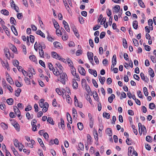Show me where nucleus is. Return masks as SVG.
Here are the masks:
<instances>
[{
	"label": "nucleus",
	"mask_w": 156,
	"mask_h": 156,
	"mask_svg": "<svg viewBox=\"0 0 156 156\" xmlns=\"http://www.w3.org/2000/svg\"><path fill=\"white\" fill-rule=\"evenodd\" d=\"M74 99L75 101V104L76 106L81 108L83 107V105L82 103L81 102H79L78 100L77 99L75 95L74 97Z\"/></svg>",
	"instance_id": "nucleus-4"
},
{
	"label": "nucleus",
	"mask_w": 156,
	"mask_h": 156,
	"mask_svg": "<svg viewBox=\"0 0 156 156\" xmlns=\"http://www.w3.org/2000/svg\"><path fill=\"white\" fill-rule=\"evenodd\" d=\"M134 151V149L133 147H129L128 148V155L132 156L133 155V152Z\"/></svg>",
	"instance_id": "nucleus-6"
},
{
	"label": "nucleus",
	"mask_w": 156,
	"mask_h": 156,
	"mask_svg": "<svg viewBox=\"0 0 156 156\" xmlns=\"http://www.w3.org/2000/svg\"><path fill=\"white\" fill-rule=\"evenodd\" d=\"M11 6L12 8H14L16 12H19V8L18 6H16L15 3L11 5Z\"/></svg>",
	"instance_id": "nucleus-23"
},
{
	"label": "nucleus",
	"mask_w": 156,
	"mask_h": 156,
	"mask_svg": "<svg viewBox=\"0 0 156 156\" xmlns=\"http://www.w3.org/2000/svg\"><path fill=\"white\" fill-rule=\"evenodd\" d=\"M13 126H14V127H15V128L16 129L17 131H20V126L18 123H15L13 125Z\"/></svg>",
	"instance_id": "nucleus-32"
},
{
	"label": "nucleus",
	"mask_w": 156,
	"mask_h": 156,
	"mask_svg": "<svg viewBox=\"0 0 156 156\" xmlns=\"http://www.w3.org/2000/svg\"><path fill=\"white\" fill-rule=\"evenodd\" d=\"M138 2L140 6L143 8H144L145 7V5H144V2L142 0H139Z\"/></svg>",
	"instance_id": "nucleus-42"
},
{
	"label": "nucleus",
	"mask_w": 156,
	"mask_h": 156,
	"mask_svg": "<svg viewBox=\"0 0 156 156\" xmlns=\"http://www.w3.org/2000/svg\"><path fill=\"white\" fill-rule=\"evenodd\" d=\"M1 125L4 129H5L8 128V126L4 123L2 122L1 123Z\"/></svg>",
	"instance_id": "nucleus-46"
},
{
	"label": "nucleus",
	"mask_w": 156,
	"mask_h": 156,
	"mask_svg": "<svg viewBox=\"0 0 156 156\" xmlns=\"http://www.w3.org/2000/svg\"><path fill=\"white\" fill-rule=\"evenodd\" d=\"M24 80L27 84H30V79L29 78L27 77H25L24 78Z\"/></svg>",
	"instance_id": "nucleus-43"
},
{
	"label": "nucleus",
	"mask_w": 156,
	"mask_h": 156,
	"mask_svg": "<svg viewBox=\"0 0 156 156\" xmlns=\"http://www.w3.org/2000/svg\"><path fill=\"white\" fill-rule=\"evenodd\" d=\"M140 76L141 78V79L143 80H144L146 82H147V80H145V77L144 76V74L143 73H141L140 74Z\"/></svg>",
	"instance_id": "nucleus-58"
},
{
	"label": "nucleus",
	"mask_w": 156,
	"mask_h": 156,
	"mask_svg": "<svg viewBox=\"0 0 156 156\" xmlns=\"http://www.w3.org/2000/svg\"><path fill=\"white\" fill-rule=\"evenodd\" d=\"M105 133L106 134L109 136H111L112 135V131L110 128H107L105 130Z\"/></svg>",
	"instance_id": "nucleus-8"
},
{
	"label": "nucleus",
	"mask_w": 156,
	"mask_h": 156,
	"mask_svg": "<svg viewBox=\"0 0 156 156\" xmlns=\"http://www.w3.org/2000/svg\"><path fill=\"white\" fill-rule=\"evenodd\" d=\"M72 112L73 117H75V118H76V116L77 115V112L76 110L74 108H73L72 109Z\"/></svg>",
	"instance_id": "nucleus-31"
},
{
	"label": "nucleus",
	"mask_w": 156,
	"mask_h": 156,
	"mask_svg": "<svg viewBox=\"0 0 156 156\" xmlns=\"http://www.w3.org/2000/svg\"><path fill=\"white\" fill-rule=\"evenodd\" d=\"M103 116L104 117L109 119L110 118V115L109 113L104 112L103 113Z\"/></svg>",
	"instance_id": "nucleus-34"
},
{
	"label": "nucleus",
	"mask_w": 156,
	"mask_h": 156,
	"mask_svg": "<svg viewBox=\"0 0 156 156\" xmlns=\"http://www.w3.org/2000/svg\"><path fill=\"white\" fill-rule=\"evenodd\" d=\"M15 83L16 85L18 87H20L22 86V84L19 82L18 80H16Z\"/></svg>",
	"instance_id": "nucleus-49"
},
{
	"label": "nucleus",
	"mask_w": 156,
	"mask_h": 156,
	"mask_svg": "<svg viewBox=\"0 0 156 156\" xmlns=\"http://www.w3.org/2000/svg\"><path fill=\"white\" fill-rule=\"evenodd\" d=\"M7 81L10 83L11 84H12L13 83V81L10 77L7 78Z\"/></svg>",
	"instance_id": "nucleus-55"
},
{
	"label": "nucleus",
	"mask_w": 156,
	"mask_h": 156,
	"mask_svg": "<svg viewBox=\"0 0 156 156\" xmlns=\"http://www.w3.org/2000/svg\"><path fill=\"white\" fill-rule=\"evenodd\" d=\"M51 55L52 57L56 59H58L60 56L55 52L53 51L51 52Z\"/></svg>",
	"instance_id": "nucleus-9"
},
{
	"label": "nucleus",
	"mask_w": 156,
	"mask_h": 156,
	"mask_svg": "<svg viewBox=\"0 0 156 156\" xmlns=\"http://www.w3.org/2000/svg\"><path fill=\"white\" fill-rule=\"evenodd\" d=\"M48 104L47 102H45L44 106L43 107V108L42 109L43 111L44 112H46L48 110Z\"/></svg>",
	"instance_id": "nucleus-11"
},
{
	"label": "nucleus",
	"mask_w": 156,
	"mask_h": 156,
	"mask_svg": "<svg viewBox=\"0 0 156 156\" xmlns=\"http://www.w3.org/2000/svg\"><path fill=\"white\" fill-rule=\"evenodd\" d=\"M53 44L55 47L57 48H61L62 46L61 44L58 42H55L53 43Z\"/></svg>",
	"instance_id": "nucleus-10"
},
{
	"label": "nucleus",
	"mask_w": 156,
	"mask_h": 156,
	"mask_svg": "<svg viewBox=\"0 0 156 156\" xmlns=\"http://www.w3.org/2000/svg\"><path fill=\"white\" fill-rule=\"evenodd\" d=\"M1 12L2 14L5 16H8L9 14V11L5 9H3L1 11Z\"/></svg>",
	"instance_id": "nucleus-16"
},
{
	"label": "nucleus",
	"mask_w": 156,
	"mask_h": 156,
	"mask_svg": "<svg viewBox=\"0 0 156 156\" xmlns=\"http://www.w3.org/2000/svg\"><path fill=\"white\" fill-rule=\"evenodd\" d=\"M105 32H102L100 34V38L101 39L103 38L105 36Z\"/></svg>",
	"instance_id": "nucleus-57"
},
{
	"label": "nucleus",
	"mask_w": 156,
	"mask_h": 156,
	"mask_svg": "<svg viewBox=\"0 0 156 156\" xmlns=\"http://www.w3.org/2000/svg\"><path fill=\"white\" fill-rule=\"evenodd\" d=\"M120 9V7L119 5H116L114 7V9L113 12H115V13L118 12Z\"/></svg>",
	"instance_id": "nucleus-20"
},
{
	"label": "nucleus",
	"mask_w": 156,
	"mask_h": 156,
	"mask_svg": "<svg viewBox=\"0 0 156 156\" xmlns=\"http://www.w3.org/2000/svg\"><path fill=\"white\" fill-rule=\"evenodd\" d=\"M37 140L39 143H40L41 146L42 147H44V145L43 143V142L42 140L39 138H37Z\"/></svg>",
	"instance_id": "nucleus-37"
},
{
	"label": "nucleus",
	"mask_w": 156,
	"mask_h": 156,
	"mask_svg": "<svg viewBox=\"0 0 156 156\" xmlns=\"http://www.w3.org/2000/svg\"><path fill=\"white\" fill-rule=\"evenodd\" d=\"M138 22L136 20L134 21L133 23V28L135 29H137L138 28Z\"/></svg>",
	"instance_id": "nucleus-18"
},
{
	"label": "nucleus",
	"mask_w": 156,
	"mask_h": 156,
	"mask_svg": "<svg viewBox=\"0 0 156 156\" xmlns=\"http://www.w3.org/2000/svg\"><path fill=\"white\" fill-rule=\"evenodd\" d=\"M67 61L69 65L71 67L73 66V63L72 61L69 58L67 59Z\"/></svg>",
	"instance_id": "nucleus-44"
},
{
	"label": "nucleus",
	"mask_w": 156,
	"mask_h": 156,
	"mask_svg": "<svg viewBox=\"0 0 156 156\" xmlns=\"http://www.w3.org/2000/svg\"><path fill=\"white\" fill-rule=\"evenodd\" d=\"M139 131L140 135L142 133L144 135L146 134L147 133V130L145 127L144 126H142L141 123H138Z\"/></svg>",
	"instance_id": "nucleus-2"
},
{
	"label": "nucleus",
	"mask_w": 156,
	"mask_h": 156,
	"mask_svg": "<svg viewBox=\"0 0 156 156\" xmlns=\"http://www.w3.org/2000/svg\"><path fill=\"white\" fill-rule=\"evenodd\" d=\"M39 54L40 56L42 58H44V53L43 50L42 49H41V51L39 50Z\"/></svg>",
	"instance_id": "nucleus-36"
},
{
	"label": "nucleus",
	"mask_w": 156,
	"mask_h": 156,
	"mask_svg": "<svg viewBox=\"0 0 156 156\" xmlns=\"http://www.w3.org/2000/svg\"><path fill=\"white\" fill-rule=\"evenodd\" d=\"M86 90L88 92L89 94H90V92H91V90L90 87L87 85H86Z\"/></svg>",
	"instance_id": "nucleus-62"
},
{
	"label": "nucleus",
	"mask_w": 156,
	"mask_h": 156,
	"mask_svg": "<svg viewBox=\"0 0 156 156\" xmlns=\"http://www.w3.org/2000/svg\"><path fill=\"white\" fill-rule=\"evenodd\" d=\"M73 88L76 89H77L78 87V84L76 82V81L75 80H73Z\"/></svg>",
	"instance_id": "nucleus-15"
},
{
	"label": "nucleus",
	"mask_w": 156,
	"mask_h": 156,
	"mask_svg": "<svg viewBox=\"0 0 156 156\" xmlns=\"http://www.w3.org/2000/svg\"><path fill=\"white\" fill-rule=\"evenodd\" d=\"M14 110L16 114L20 112V110L16 106H14L13 107Z\"/></svg>",
	"instance_id": "nucleus-40"
},
{
	"label": "nucleus",
	"mask_w": 156,
	"mask_h": 156,
	"mask_svg": "<svg viewBox=\"0 0 156 156\" xmlns=\"http://www.w3.org/2000/svg\"><path fill=\"white\" fill-rule=\"evenodd\" d=\"M87 56L90 62L92 64L94 65V61L93 59V54L91 52H88L87 53Z\"/></svg>",
	"instance_id": "nucleus-3"
},
{
	"label": "nucleus",
	"mask_w": 156,
	"mask_h": 156,
	"mask_svg": "<svg viewBox=\"0 0 156 156\" xmlns=\"http://www.w3.org/2000/svg\"><path fill=\"white\" fill-rule=\"evenodd\" d=\"M132 128L133 129V132L134 133L136 134L137 135V134L138 132L137 131V130L136 129H135V126L134 125H132Z\"/></svg>",
	"instance_id": "nucleus-50"
},
{
	"label": "nucleus",
	"mask_w": 156,
	"mask_h": 156,
	"mask_svg": "<svg viewBox=\"0 0 156 156\" xmlns=\"http://www.w3.org/2000/svg\"><path fill=\"white\" fill-rule=\"evenodd\" d=\"M99 79L100 82L102 84H103L105 80V78L104 77H102L101 76H99Z\"/></svg>",
	"instance_id": "nucleus-21"
},
{
	"label": "nucleus",
	"mask_w": 156,
	"mask_h": 156,
	"mask_svg": "<svg viewBox=\"0 0 156 156\" xmlns=\"http://www.w3.org/2000/svg\"><path fill=\"white\" fill-rule=\"evenodd\" d=\"M17 16L19 19H21L23 17V14L22 13H18L17 14Z\"/></svg>",
	"instance_id": "nucleus-60"
},
{
	"label": "nucleus",
	"mask_w": 156,
	"mask_h": 156,
	"mask_svg": "<svg viewBox=\"0 0 156 156\" xmlns=\"http://www.w3.org/2000/svg\"><path fill=\"white\" fill-rule=\"evenodd\" d=\"M143 45L144 46L145 49L147 51H149L151 50V47L148 45H145V44L144 43Z\"/></svg>",
	"instance_id": "nucleus-39"
},
{
	"label": "nucleus",
	"mask_w": 156,
	"mask_h": 156,
	"mask_svg": "<svg viewBox=\"0 0 156 156\" xmlns=\"http://www.w3.org/2000/svg\"><path fill=\"white\" fill-rule=\"evenodd\" d=\"M78 70L80 73L82 75H84L85 74V71L84 69L81 66H79L78 68Z\"/></svg>",
	"instance_id": "nucleus-5"
},
{
	"label": "nucleus",
	"mask_w": 156,
	"mask_h": 156,
	"mask_svg": "<svg viewBox=\"0 0 156 156\" xmlns=\"http://www.w3.org/2000/svg\"><path fill=\"white\" fill-rule=\"evenodd\" d=\"M107 14L108 16H110L112 14V12L111 10L109 9H107Z\"/></svg>",
	"instance_id": "nucleus-64"
},
{
	"label": "nucleus",
	"mask_w": 156,
	"mask_h": 156,
	"mask_svg": "<svg viewBox=\"0 0 156 156\" xmlns=\"http://www.w3.org/2000/svg\"><path fill=\"white\" fill-rule=\"evenodd\" d=\"M92 82L94 86L96 87H98V86L96 81L94 79H93Z\"/></svg>",
	"instance_id": "nucleus-63"
},
{
	"label": "nucleus",
	"mask_w": 156,
	"mask_h": 156,
	"mask_svg": "<svg viewBox=\"0 0 156 156\" xmlns=\"http://www.w3.org/2000/svg\"><path fill=\"white\" fill-rule=\"evenodd\" d=\"M82 51L81 50H77L76 53V54L77 56H79L80 55L82 54Z\"/></svg>",
	"instance_id": "nucleus-54"
},
{
	"label": "nucleus",
	"mask_w": 156,
	"mask_h": 156,
	"mask_svg": "<svg viewBox=\"0 0 156 156\" xmlns=\"http://www.w3.org/2000/svg\"><path fill=\"white\" fill-rule=\"evenodd\" d=\"M115 97V95L113 94H112L111 96L109 97L108 98V101L110 103H112L113 101V99H114Z\"/></svg>",
	"instance_id": "nucleus-17"
},
{
	"label": "nucleus",
	"mask_w": 156,
	"mask_h": 156,
	"mask_svg": "<svg viewBox=\"0 0 156 156\" xmlns=\"http://www.w3.org/2000/svg\"><path fill=\"white\" fill-rule=\"evenodd\" d=\"M60 77L58 79V80L60 81L63 84H65L66 81L68 79V77L66 73H63V71H60Z\"/></svg>",
	"instance_id": "nucleus-1"
},
{
	"label": "nucleus",
	"mask_w": 156,
	"mask_h": 156,
	"mask_svg": "<svg viewBox=\"0 0 156 156\" xmlns=\"http://www.w3.org/2000/svg\"><path fill=\"white\" fill-rule=\"evenodd\" d=\"M146 140L148 142H151L152 141V139L150 136H148L146 137Z\"/></svg>",
	"instance_id": "nucleus-47"
},
{
	"label": "nucleus",
	"mask_w": 156,
	"mask_h": 156,
	"mask_svg": "<svg viewBox=\"0 0 156 156\" xmlns=\"http://www.w3.org/2000/svg\"><path fill=\"white\" fill-rule=\"evenodd\" d=\"M47 122L52 125L54 124V122L52 119L50 117H48L47 119Z\"/></svg>",
	"instance_id": "nucleus-26"
},
{
	"label": "nucleus",
	"mask_w": 156,
	"mask_h": 156,
	"mask_svg": "<svg viewBox=\"0 0 156 156\" xmlns=\"http://www.w3.org/2000/svg\"><path fill=\"white\" fill-rule=\"evenodd\" d=\"M7 102L9 105H12L13 104V100L12 98L8 99L7 100Z\"/></svg>",
	"instance_id": "nucleus-25"
},
{
	"label": "nucleus",
	"mask_w": 156,
	"mask_h": 156,
	"mask_svg": "<svg viewBox=\"0 0 156 156\" xmlns=\"http://www.w3.org/2000/svg\"><path fill=\"white\" fill-rule=\"evenodd\" d=\"M150 70L149 71V73L150 76L153 77L154 76V74L153 70L151 68H150Z\"/></svg>",
	"instance_id": "nucleus-28"
},
{
	"label": "nucleus",
	"mask_w": 156,
	"mask_h": 156,
	"mask_svg": "<svg viewBox=\"0 0 156 156\" xmlns=\"http://www.w3.org/2000/svg\"><path fill=\"white\" fill-rule=\"evenodd\" d=\"M78 146L80 149L82 151L84 149V145L83 143L80 142L78 144Z\"/></svg>",
	"instance_id": "nucleus-41"
},
{
	"label": "nucleus",
	"mask_w": 156,
	"mask_h": 156,
	"mask_svg": "<svg viewBox=\"0 0 156 156\" xmlns=\"http://www.w3.org/2000/svg\"><path fill=\"white\" fill-rule=\"evenodd\" d=\"M67 118L68 122L72 123V119L70 114L68 113H67Z\"/></svg>",
	"instance_id": "nucleus-19"
},
{
	"label": "nucleus",
	"mask_w": 156,
	"mask_h": 156,
	"mask_svg": "<svg viewBox=\"0 0 156 156\" xmlns=\"http://www.w3.org/2000/svg\"><path fill=\"white\" fill-rule=\"evenodd\" d=\"M52 71L54 74L56 76H58L60 74V71H58L57 69H54Z\"/></svg>",
	"instance_id": "nucleus-22"
},
{
	"label": "nucleus",
	"mask_w": 156,
	"mask_h": 156,
	"mask_svg": "<svg viewBox=\"0 0 156 156\" xmlns=\"http://www.w3.org/2000/svg\"><path fill=\"white\" fill-rule=\"evenodd\" d=\"M143 91L145 95L146 96H147L148 95V92L147 91V88L146 87H144L143 88Z\"/></svg>",
	"instance_id": "nucleus-48"
},
{
	"label": "nucleus",
	"mask_w": 156,
	"mask_h": 156,
	"mask_svg": "<svg viewBox=\"0 0 156 156\" xmlns=\"http://www.w3.org/2000/svg\"><path fill=\"white\" fill-rule=\"evenodd\" d=\"M73 31L75 36L77 37H79V35L78 33V31L76 28H74L73 29Z\"/></svg>",
	"instance_id": "nucleus-45"
},
{
	"label": "nucleus",
	"mask_w": 156,
	"mask_h": 156,
	"mask_svg": "<svg viewBox=\"0 0 156 156\" xmlns=\"http://www.w3.org/2000/svg\"><path fill=\"white\" fill-rule=\"evenodd\" d=\"M21 90L20 88H18L15 91V95L16 97H18L20 95Z\"/></svg>",
	"instance_id": "nucleus-24"
},
{
	"label": "nucleus",
	"mask_w": 156,
	"mask_h": 156,
	"mask_svg": "<svg viewBox=\"0 0 156 156\" xmlns=\"http://www.w3.org/2000/svg\"><path fill=\"white\" fill-rule=\"evenodd\" d=\"M148 25L150 26H152L153 24V21L151 19H149L148 20Z\"/></svg>",
	"instance_id": "nucleus-61"
},
{
	"label": "nucleus",
	"mask_w": 156,
	"mask_h": 156,
	"mask_svg": "<svg viewBox=\"0 0 156 156\" xmlns=\"http://www.w3.org/2000/svg\"><path fill=\"white\" fill-rule=\"evenodd\" d=\"M10 21L11 23L12 24H13L14 25H16V21L15 20V19L12 17H11L10 18Z\"/></svg>",
	"instance_id": "nucleus-33"
},
{
	"label": "nucleus",
	"mask_w": 156,
	"mask_h": 156,
	"mask_svg": "<svg viewBox=\"0 0 156 156\" xmlns=\"http://www.w3.org/2000/svg\"><path fill=\"white\" fill-rule=\"evenodd\" d=\"M12 30L14 33V34L16 36L18 35V33L16 29L15 26L13 25L11 26V27Z\"/></svg>",
	"instance_id": "nucleus-13"
},
{
	"label": "nucleus",
	"mask_w": 156,
	"mask_h": 156,
	"mask_svg": "<svg viewBox=\"0 0 156 156\" xmlns=\"http://www.w3.org/2000/svg\"><path fill=\"white\" fill-rule=\"evenodd\" d=\"M132 40L134 45L136 46H137L139 45L138 41L135 38H133Z\"/></svg>",
	"instance_id": "nucleus-38"
},
{
	"label": "nucleus",
	"mask_w": 156,
	"mask_h": 156,
	"mask_svg": "<svg viewBox=\"0 0 156 156\" xmlns=\"http://www.w3.org/2000/svg\"><path fill=\"white\" fill-rule=\"evenodd\" d=\"M36 34H38L43 37H45V35L40 30H38L36 32Z\"/></svg>",
	"instance_id": "nucleus-14"
},
{
	"label": "nucleus",
	"mask_w": 156,
	"mask_h": 156,
	"mask_svg": "<svg viewBox=\"0 0 156 156\" xmlns=\"http://www.w3.org/2000/svg\"><path fill=\"white\" fill-rule=\"evenodd\" d=\"M13 65L15 66H17L19 64V62L17 60H15L13 62Z\"/></svg>",
	"instance_id": "nucleus-59"
},
{
	"label": "nucleus",
	"mask_w": 156,
	"mask_h": 156,
	"mask_svg": "<svg viewBox=\"0 0 156 156\" xmlns=\"http://www.w3.org/2000/svg\"><path fill=\"white\" fill-rule=\"evenodd\" d=\"M61 122L60 123L58 124V127L60 129L62 128L63 129L64 128L65 126L64 125V121L62 118H61L60 119Z\"/></svg>",
	"instance_id": "nucleus-7"
},
{
	"label": "nucleus",
	"mask_w": 156,
	"mask_h": 156,
	"mask_svg": "<svg viewBox=\"0 0 156 156\" xmlns=\"http://www.w3.org/2000/svg\"><path fill=\"white\" fill-rule=\"evenodd\" d=\"M94 138L97 141H98V133H97V132L96 130H95V131L94 133Z\"/></svg>",
	"instance_id": "nucleus-53"
},
{
	"label": "nucleus",
	"mask_w": 156,
	"mask_h": 156,
	"mask_svg": "<svg viewBox=\"0 0 156 156\" xmlns=\"http://www.w3.org/2000/svg\"><path fill=\"white\" fill-rule=\"evenodd\" d=\"M29 58L30 59L34 62H36L37 59L35 56L34 55H30Z\"/></svg>",
	"instance_id": "nucleus-35"
},
{
	"label": "nucleus",
	"mask_w": 156,
	"mask_h": 156,
	"mask_svg": "<svg viewBox=\"0 0 156 156\" xmlns=\"http://www.w3.org/2000/svg\"><path fill=\"white\" fill-rule=\"evenodd\" d=\"M2 64L4 67H5L7 69V70H10L9 67V64L7 62H5L4 61H2Z\"/></svg>",
	"instance_id": "nucleus-12"
},
{
	"label": "nucleus",
	"mask_w": 156,
	"mask_h": 156,
	"mask_svg": "<svg viewBox=\"0 0 156 156\" xmlns=\"http://www.w3.org/2000/svg\"><path fill=\"white\" fill-rule=\"evenodd\" d=\"M30 42L32 43H33L34 40V37L32 35H30Z\"/></svg>",
	"instance_id": "nucleus-56"
},
{
	"label": "nucleus",
	"mask_w": 156,
	"mask_h": 156,
	"mask_svg": "<svg viewBox=\"0 0 156 156\" xmlns=\"http://www.w3.org/2000/svg\"><path fill=\"white\" fill-rule=\"evenodd\" d=\"M77 126L80 130H82L83 129V124L81 122H78L77 124Z\"/></svg>",
	"instance_id": "nucleus-29"
},
{
	"label": "nucleus",
	"mask_w": 156,
	"mask_h": 156,
	"mask_svg": "<svg viewBox=\"0 0 156 156\" xmlns=\"http://www.w3.org/2000/svg\"><path fill=\"white\" fill-rule=\"evenodd\" d=\"M14 144L16 147H17L19 145V141L17 139H15L14 141Z\"/></svg>",
	"instance_id": "nucleus-52"
},
{
	"label": "nucleus",
	"mask_w": 156,
	"mask_h": 156,
	"mask_svg": "<svg viewBox=\"0 0 156 156\" xmlns=\"http://www.w3.org/2000/svg\"><path fill=\"white\" fill-rule=\"evenodd\" d=\"M149 108L151 109H153L155 107V105L153 103H150L149 105Z\"/></svg>",
	"instance_id": "nucleus-51"
},
{
	"label": "nucleus",
	"mask_w": 156,
	"mask_h": 156,
	"mask_svg": "<svg viewBox=\"0 0 156 156\" xmlns=\"http://www.w3.org/2000/svg\"><path fill=\"white\" fill-rule=\"evenodd\" d=\"M53 22L54 27L56 30L58 29L59 27V26L58 23L55 20H54Z\"/></svg>",
	"instance_id": "nucleus-27"
},
{
	"label": "nucleus",
	"mask_w": 156,
	"mask_h": 156,
	"mask_svg": "<svg viewBox=\"0 0 156 156\" xmlns=\"http://www.w3.org/2000/svg\"><path fill=\"white\" fill-rule=\"evenodd\" d=\"M122 42H123V45L124 47L125 48H127V43L126 41V39L125 38H123L122 39Z\"/></svg>",
	"instance_id": "nucleus-30"
}]
</instances>
